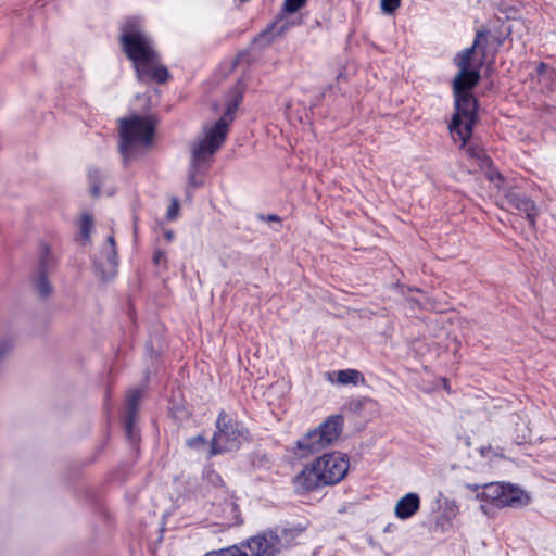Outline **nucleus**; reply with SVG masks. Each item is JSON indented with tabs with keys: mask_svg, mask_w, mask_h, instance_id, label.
<instances>
[{
	"mask_svg": "<svg viewBox=\"0 0 556 556\" xmlns=\"http://www.w3.org/2000/svg\"><path fill=\"white\" fill-rule=\"evenodd\" d=\"M485 40V34L478 31L472 46L455 58L459 72L453 80L455 114L448 129L453 140L459 141L463 147L471 137L477 119V100L470 90L480 80V68L484 62L482 45Z\"/></svg>",
	"mask_w": 556,
	"mask_h": 556,
	"instance_id": "1",
	"label": "nucleus"
},
{
	"mask_svg": "<svg viewBox=\"0 0 556 556\" xmlns=\"http://www.w3.org/2000/svg\"><path fill=\"white\" fill-rule=\"evenodd\" d=\"M122 49L131 60L140 81L165 83L169 76L167 68L160 63L151 37L144 31L137 17L127 18L121 28Z\"/></svg>",
	"mask_w": 556,
	"mask_h": 556,
	"instance_id": "2",
	"label": "nucleus"
},
{
	"mask_svg": "<svg viewBox=\"0 0 556 556\" xmlns=\"http://www.w3.org/2000/svg\"><path fill=\"white\" fill-rule=\"evenodd\" d=\"M242 98L241 88L235 91L231 100L227 102L224 116L214 123L205 124L202 131L191 144V172L189 174V185L199 187L202 185V174L198 173L200 168L207 165L215 152L222 147L226 139L228 126L232 121V114L238 109Z\"/></svg>",
	"mask_w": 556,
	"mask_h": 556,
	"instance_id": "3",
	"label": "nucleus"
},
{
	"mask_svg": "<svg viewBox=\"0 0 556 556\" xmlns=\"http://www.w3.org/2000/svg\"><path fill=\"white\" fill-rule=\"evenodd\" d=\"M350 468L349 457L341 452H331L307 463L294 476L293 486L296 493L304 494L332 485L344 479Z\"/></svg>",
	"mask_w": 556,
	"mask_h": 556,
	"instance_id": "4",
	"label": "nucleus"
},
{
	"mask_svg": "<svg viewBox=\"0 0 556 556\" xmlns=\"http://www.w3.org/2000/svg\"><path fill=\"white\" fill-rule=\"evenodd\" d=\"M154 123L148 116L131 115L119 121V149L125 160L144 151L152 142Z\"/></svg>",
	"mask_w": 556,
	"mask_h": 556,
	"instance_id": "5",
	"label": "nucleus"
},
{
	"mask_svg": "<svg viewBox=\"0 0 556 556\" xmlns=\"http://www.w3.org/2000/svg\"><path fill=\"white\" fill-rule=\"evenodd\" d=\"M342 428V416H330L317 428L299 439L295 444L296 448L302 456L318 453L338 440Z\"/></svg>",
	"mask_w": 556,
	"mask_h": 556,
	"instance_id": "6",
	"label": "nucleus"
},
{
	"mask_svg": "<svg viewBox=\"0 0 556 556\" xmlns=\"http://www.w3.org/2000/svg\"><path fill=\"white\" fill-rule=\"evenodd\" d=\"M291 532L287 529L266 531L245 542V556H275L288 544Z\"/></svg>",
	"mask_w": 556,
	"mask_h": 556,
	"instance_id": "7",
	"label": "nucleus"
},
{
	"mask_svg": "<svg viewBox=\"0 0 556 556\" xmlns=\"http://www.w3.org/2000/svg\"><path fill=\"white\" fill-rule=\"evenodd\" d=\"M239 446V432L233 427L231 417L222 413L217 419V432L212 440L210 456L238 450Z\"/></svg>",
	"mask_w": 556,
	"mask_h": 556,
	"instance_id": "8",
	"label": "nucleus"
},
{
	"mask_svg": "<svg viewBox=\"0 0 556 556\" xmlns=\"http://www.w3.org/2000/svg\"><path fill=\"white\" fill-rule=\"evenodd\" d=\"M420 508V496L409 492L397 500L394 506V516L400 520H407L415 516Z\"/></svg>",
	"mask_w": 556,
	"mask_h": 556,
	"instance_id": "9",
	"label": "nucleus"
},
{
	"mask_svg": "<svg viewBox=\"0 0 556 556\" xmlns=\"http://www.w3.org/2000/svg\"><path fill=\"white\" fill-rule=\"evenodd\" d=\"M506 200L511 207L526 215L531 226L535 225L538 208L531 200L516 192H509Z\"/></svg>",
	"mask_w": 556,
	"mask_h": 556,
	"instance_id": "10",
	"label": "nucleus"
},
{
	"mask_svg": "<svg viewBox=\"0 0 556 556\" xmlns=\"http://www.w3.org/2000/svg\"><path fill=\"white\" fill-rule=\"evenodd\" d=\"M503 491L502 507H521L530 502L529 495L513 484L504 483Z\"/></svg>",
	"mask_w": 556,
	"mask_h": 556,
	"instance_id": "11",
	"label": "nucleus"
},
{
	"mask_svg": "<svg viewBox=\"0 0 556 556\" xmlns=\"http://www.w3.org/2000/svg\"><path fill=\"white\" fill-rule=\"evenodd\" d=\"M503 484L504 483L500 482L484 484L482 490L478 492L477 497L480 501L489 502L496 507H502V500L504 495Z\"/></svg>",
	"mask_w": 556,
	"mask_h": 556,
	"instance_id": "12",
	"label": "nucleus"
},
{
	"mask_svg": "<svg viewBox=\"0 0 556 556\" xmlns=\"http://www.w3.org/2000/svg\"><path fill=\"white\" fill-rule=\"evenodd\" d=\"M106 242L108 251L105 252V262H100L98 265L102 268L105 276L111 277L116 273L117 253L114 237L109 236Z\"/></svg>",
	"mask_w": 556,
	"mask_h": 556,
	"instance_id": "13",
	"label": "nucleus"
},
{
	"mask_svg": "<svg viewBox=\"0 0 556 556\" xmlns=\"http://www.w3.org/2000/svg\"><path fill=\"white\" fill-rule=\"evenodd\" d=\"M292 13H283L281 11L280 15L278 16L277 21L274 24L275 31L277 35H282L287 33L291 27L301 25L302 18L301 17H290Z\"/></svg>",
	"mask_w": 556,
	"mask_h": 556,
	"instance_id": "14",
	"label": "nucleus"
},
{
	"mask_svg": "<svg viewBox=\"0 0 556 556\" xmlns=\"http://www.w3.org/2000/svg\"><path fill=\"white\" fill-rule=\"evenodd\" d=\"M337 382L340 384H357L362 375L356 369H343L336 372Z\"/></svg>",
	"mask_w": 556,
	"mask_h": 556,
	"instance_id": "15",
	"label": "nucleus"
},
{
	"mask_svg": "<svg viewBox=\"0 0 556 556\" xmlns=\"http://www.w3.org/2000/svg\"><path fill=\"white\" fill-rule=\"evenodd\" d=\"M93 228V218L90 214L84 213L79 219V230L81 240L89 242L91 237V230Z\"/></svg>",
	"mask_w": 556,
	"mask_h": 556,
	"instance_id": "16",
	"label": "nucleus"
},
{
	"mask_svg": "<svg viewBox=\"0 0 556 556\" xmlns=\"http://www.w3.org/2000/svg\"><path fill=\"white\" fill-rule=\"evenodd\" d=\"M211 556H243V549L240 545H231L226 548L210 552Z\"/></svg>",
	"mask_w": 556,
	"mask_h": 556,
	"instance_id": "17",
	"label": "nucleus"
},
{
	"mask_svg": "<svg viewBox=\"0 0 556 556\" xmlns=\"http://www.w3.org/2000/svg\"><path fill=\"white\" fill-rule=\"evenodd\" d=\"M307 0H283L282 12L295 13L306 4Z\"/></svg>",
	"mask_w": 556,
	"mask_h": 556,
	"instance_id": "18",
	"label": "nucleus"
},
{
	"mask_svg": "<svg viewBox=\"0 0 556 556\" xmlns=\"http://www.w3.org/2000/svg\"><path fill=\"white\" fill-rule=\"evenodd\" d=\"M400 4L401 0H380L381 10L386 14H393Z\"/></svg>",
	"mask_w": 556,
	"mask_h": 556,
	"instance_id": "19",
	"label": "nucleus"
},
{
	"mask_svg": "<svg viewBox=\"0 0 556 556\" xmlns=\"http://www.w3.org/2000/svg\"><path fill=\"white\" fill-rule=\"evenodd\" d=\"M89 180L91 182V192L94 195H98L100 190L99 187L96 185V181H100L102 178V174L98 169H90L88 173Z\"/></svg>",
	"mask_w": 556,
	"mask_h": 556,
	"instance_id": "20",
	"label": "nucleus"
},
{
	"mask_svg": "<svg viewBox=\"0 0 556 556\" xmlns=\"http://www.w3.org/2000/svg\"><path fill=\"white\" fill-rule=\"evenodd\" d=\"M476 162L477 165L482 169H488L492 165V160L483 150H479V156L476 159Z\"/></svg>",
	"mask_w": 556,
	"mask_h": 556,
	"instance_id": "21",
	"label": "nucleus"
},
{
	"mask_svg": "<svg viewBox=\"0 0 556 556\" xmlns=\"http://www.w3.org/2000/svg\"><path fill=\"white\" fill-rule=\"evenodd\" d=\"M36 288H37V291L39 292V294H41V295H48L51 290L48 280L43 276L39 277L37 279Z\"/></svg>",
	"mask_w": 556,
	"mask_h": 556,
	"instance_id": "22",
	"label": "nucleus"
},
{
	"mask_svg": "<svg viewBox=\"0 0 556 556\" xmlns=\"http://www.w3.org/2000/svg\"><path fill=\"white\" fill-rule=\"evenodd\" d=\"M141 397V392L139 390H132L128 393V404L130 406V410H135L136 403Z\"/></svg>",
	"mask_w": 556,
	"mask_h": 556,
	"instance_id": "23",
	"label": "nucleus"
},
{
	"mask_svg": "<svg viewBox=\"0 0 556 556\" xmlns=\"http://www.w3.org/2000/svg\"><path fill=\"white\" fill-rule=\"evenodd\" d=\"M179 212V202L177 199H173L168 210H167V217L168 219H174L177 217Z\"/></svg>",
	"mask_w": 556,
	"mask_h": 556,
	"instance_id": "24",
	"label": "nucleus"
},
{
	"mask_svg": "<svg viewBox=\"0 0 556 556\" xmlns=\"http://www.w3.org/2000/svg\"><path fill=\"white\" fill-rule=\"evenodd\" d=\"M188 445L192 448H198L205 445V439L202 435H197L188 440Z\"/></svg>",
	"mask_w": 556,
	"mask_h": 556,
	"instance_id": "25",
	"label": "nucleus"
},
{
	"mask_svg": "<svg viewBox=\"0 0 556 556\" xmlns=\"http://www.w3.org/2000/svg\"><path fill=\"white\" fill-rule=\"evenodd\" d=\"M479 150H481V149H480V148L469 147V148L467 149V154H468L471 159L476 160V159L479 156Z\"/></svg>",
	"mask_w": 556,
	"mask_h": 556,
	"instance_id": "26",
	"label": "nucleus"
},
{
	"mask_svg": "<svg viewBox=\"0 0 556 556\" xmlns=\"http://www.w3.org/2000/svg\"><path fill=\"white\" fill-rule=\"evenodd\" d=\"M273 389H281L282 391L289 389V383L287 381H277L271 386Z\"/></svg>",
	"mask_w": 556,
	"mask_h": 556,
	"instance_id": "27",
	"label": "nucleus"
},
{
	"mask_svg": "<svg viewBox=\"0 0 556 556\" xmlns=\"http://www.w3.org/2000/svg\"><path fill=\"white\" fill-rule=\"evenodd\" d=\"M164 257H165L164 252L156 251L154 253L153 261H154L155 264H160L163 261Z\"/></svg>",
	"mask_w": 556,
	"mask_h": 556,
	"instance_id": "28",
	"label": "nucleus"
},
{
	"mask_svg": "<svg viewBox=\"0 0 556 556\" xmlns=\"http://www.w3.org/2000/svg\"><path fill=\"white\" fill-rule=\"evenodd\" d=\"M446 505L451 508V510L454 511V514H457L458 511V505L455 501H450L446 503Z\"/></svg>",
	"mask_w": 556,
	"mask_h": 556,
	"instance_id": "29",
	"label": "nucleus"
},
{
	"mask_svg": "<svg viewBox=\"0 0 556 556\" xmlns=\"http://www.w3.org/2000/svg\"><path fill=\"white\" fill-rule=\"evenodd\" d=\"M263 219L267 220V222H277V223H280V217L278 215H268L267 217H262Z\"/></svg>",
	"mask_w": 556,
	"mask_h": 556,
	"instance_id": "30",
	"label": "nucleus"
},
{
	"mask_svg": "<svg viewBox=\"0 0 556 556\" xmlns=\"http://www.w3.org/2000/svg\"><path fill=\"white\" fill-rule=\"evenodd\" d=\"M536 70H538V73L541 75V74H544L547 72V66L544 63H540L538 65Z\"/></svg>",
	"mask_w": 556,
	"mask_h": 556,
	"instance_id": "31",
	"label": "nucleus"
},
{
	"mask_svg": "<svg viewBox=\"0 0 556 556\" xmlns=\"http://www.w3.org/2000/svg\"><path fill=\"white\" fill-rule=\"evenodd\" d=\"M164 236L168 241H170L174 238V233L172 231H166Z\"/></svg>",
	"mask_w": 556,
	"mask_h": 556,
	"instance_id": "32",
	"label": "nucleus"
},
{
	"mask_svg": "<svg viewBox=\"0 0 556 556\" xmlns=\"http://www.w3.org/2000/svg\"><path fill=\"white\" fill-rule=\"evenodd\" d=\"M204 556H211L210 553H206Z\"/></svg>",
	"mask_w": 556,
	"mask_h": 556,
	"instance_id": "33",
	"label": "nucleus"
}]
</instances>
